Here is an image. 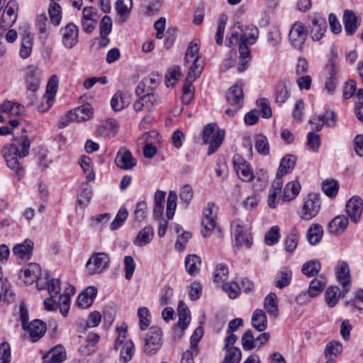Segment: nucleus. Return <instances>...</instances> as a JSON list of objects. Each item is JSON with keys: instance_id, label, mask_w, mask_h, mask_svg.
<instances>
[{"instance_id": "obj_1", "label": "nucleus", "mask_w": 363, "mask_h": 363, "mask_svg": "<svg viewBox=\"0 0 363 363\" xmlns=\"http://www.w3.org/2000/svg\"><path fill=\"white\" fill-rule=\"evenodd\" d=\"M30 141L26 137L16 139L11 144L5 145L1 150L8 167L16 173L18 179L23 176V169L20 163L19 159L28 155Z\"/></svg>"}, {"instance_id": "obj_2", "label": "nucleus", "mask_w": 363, "mask_h": 363, "mask_svg": "<svg viewBox=\"0 0 363 363\" xmlns=\"http://www.w3.org/2000/svg\"><path fill=\"white\" fill-rule=\"evenodd\" d=\"M185 65L189 67L186 82L183 87V93L194 95V88L191 82L194 81L202 72L203 62L200 60L199 48L196 43H191L185 55Z\"/></svg>"}, {"instance_id": "obj_3", "label": "nucleus", "mask_w": 363, "mask_h": 363, "mask_svg": "<svg viewBox=\"0 0 363 363\" xmlns=\"http://www.w3.org/2000/svg\"><path fill=\"white\" fill-rule=\"evenodd\" d=\"M225 133L223 129L219 128L215 123H211L205 125L203 130V140L208 145V155L216 152L223 143Z\"/></svg>"}, {"instance_id": "obj_4", "label": "nucleus", "mask_w": 363, "mask_h": 363, "mask_svg": "<svg viewBox=\"0 0 363 363\" xmlns=\"http://www.w3.org/2000/svg\"><path fill=\"white\" fill-rule=\"evenodd\" d=\"M218 208L213 202H209L203 210L201 219V234L204 238L210 236L216 228Z\"/></svg>"}, {"instance_id": "obj_5", "label": "nucleus", "mask_w": 363, "mask_h": 363, "mask_svg": "<svg viewBox=\"0 0 363 363\" xmlns=\"http://www.w3.org/2000/svg\"><path fill=\"white\" fill-rule=\"evenodd\" d=\"M162 345V332L160 328L152 326L144 338L143 350L148 354L157 353Z\"/></svg>"}, {"instance_id": "obj_6", "label": "nucleus", "mask_w": 363, "mask_h": 363, "mask_svg": "<svg viewBox=\"0 0 363 363\" xmlns=\"http://www.w3.org/2000/svg\"><path fill=\"white\" fill-rule=\"evenodd\" d=\"M18 4L15 0H10L2 13L0 22V36H2L6 29L11 27L17 18Z\"/></svg>"}, {"instance_id": "obj_7", "label": "nucleus", "mask_w": 363, "mask_h": 363, "mask_svg": "<svg viewBox=\"0 0 363 363\" xmlns=\"http://www.w3.org/2000/svg\"><path fill=\"white\" fill-rule=\"evenodd\" d=\"M109 257L105 252H94L86 262V269L89 274L101 273L108 267Z\"/></svg>"}, {"instance_id": "obj_8", "label": "nucleus", "mask_w": 363, "mask_h": 363, "mask_svg": "<svg viewBox=\"0 0 363 363\" xmlns=\"http://www.w3.org/2000/svg\"><path fill=\"white\" fill-rule=\"evenodd\" d=\"M308 18L310 35L313 40L318 41L323 38L327 30L326 21L318 13H313L308 16Z\"/></svg>"}, {"instance_id": "obj_9", "label": "nucleus", "mask_w": 363, "mask_h": 363, "mask_svg": "<svg viewBox=\"0 0 363 363\" xmlns=\"http://www.w3.org/2000/svg\"><path fill=\"white\" fill-rule=\"evenodd\" d=\"M307 33L305 26L299 22H295L289 31V40L293 48L301 50L305 43Z\"/></svg>"}, {"instance_id": "obj_10", "label": "nucleus", "mask_w": 363, "mask_h": 363, "mask_svg": "<svg viewBox=\"0 0 363 363\" xmlns=\"http://www.w3.org/2000/svg\"><path fill=\"white\" fill-rule=\"evenodd\" d=\"M320 208L319 198L315 194H309L301 208L300 217L302 220H309L318 215Z\"/></svg>"}, {"instance_id": "obj_11", "label": "nucleus", "mask_w": 363, "mask_h": 363, "mask_svg": "<svg viewBox=\"0 0 363 363\" xmlns=\"http://www.w3.org/2000/svg\"><path fill=\"white\" fill-rule=\"evenodd\" d=\"M234 235L236 246H245L249 247L252 244V237L249 227L240 220L233 222Z\"/></svg>"}, {"instance_id": "obj_12", "label": "nucleus", "mask_w": 363, "mask_h": 363, "mask_svg": "<svg viewBox=\"0 0 363 363\" xmlns=\"http://www.w3.org/2000/svg\"><path fill=\"white\" fill-rule=\"evenodd\" d=\"M58 78L56 74L52 75L49 79L46 93L43 99L42 105L38 106V111L40 112H44L48 110L52 106V100L58 88Z\"/></svg>"}, {"instance_id": "obj_13", "label": "nucleus", "mask_w": 363, "mask_h": 363, "mask_svg": "<svg viewBox=\"0 0 363 363\" xmlns=\"http://www.w3.org/2000/svg\"><path fill=\"white\" fill-rule=\"evenodd\" d=\"M233 162L238 176L242 181L248 182L254 179V173L250 165L241 156L235 155Z\"/></svg>"}, {"instance_id": "obj_14", "label": "nucleus", "mask_w": 363, "mask_h": 363, "mask_svg": "<svg viewBox=\"0 0 363 363\" xmlns=\"http://www.w3.org/2000/svg\"><path fill=\"white\" fill-rule=\"evenodd\" d=\"M60 33L62 43L65 48L71 49L78 43L79 29L74 23H69L62 28Z\"/></svg>"}, {"instance_id": "obj_15", "label": "nucleus", "mask_w": 363, "mask_h": 363, "mask_svg": "<svg viewBox=\"0 0 363 363\" xmlns=\"http://www.w3.org/2000/svg\"><path fill=\"white\" fill-rule=\"evenodd\" d=\"M93 116V108L91 105L86 104L70 111L67 114L69 121L82 122L86 121Z\"/></svg>"}, {"instance_id": "obj_16", "label": "nucleus", "mask_w": 363, "mask_h": 363, "mask_svg": "<svg viewBox=\"0 0 363 363\" xmlns=\"http://www.w3.org/2000/svg\"><path fill=\"white\" fill-rule=\"evenodd\" d=\"M115 163L118 167L128 170L133 169L137 162L130 151L122 147L118 150L116 154Z\"/></svg>"}, {"instance_id": "obj_17", "label": "nucleus", "mask_w": 363, "mask_h": 363, "mask_svg": "<svg viewBox=\"0 0 363 363\" xmlns=\"http://www.w3.org/2000/svg\"><path fill=\"white\" fill-rule=\"evenodd\" d=\"M24 111L25 108L23 105L10 101H5L0 106V122L6 121L4 115L8 117L18 116H21Z\"/></svg>"}, {"instance_id": "obj_18", "label": "nucleus", "mask_w": 363, "mask_h": 363, "mask_svg": "<svg viewBox=\"0 0 363 363\" xmlns=\"http://www.w3.org/2000/svg\"><path fill=\"white\" fill-rule=\"evenodd\" d=\"M336 275L342 286V294L345 296L351 287L350 269L346 262H341L338 263L336 267Z\"/></svg>"}, {"instance_id": "obj_19", "label": "nucleus", "mask_w": 363, "mask_h": 363, "mask_svg": "<svg viewBox=\"0 0 363 363\" xmlns=\"http://www.w3.org/2000/svg\"><path fill=\"white\" fill-rule=\"evenodd\" d=\"M33 242L30 239H26L22 243L14 245L12 251L18 259L27 261L33 255Z\"/></svg>"}, {"instance_id": "obj_20", "label": "nucleus", "mask_w": 363, "mask_h": 363, "mask_svg": "<svg viewBox=\"0 0 363 363\" xmlns=\"http://www.w3.org/2000/svg\"><path fill=\"white\" fill-rule=\"evenodd\" d=\"M157 103V97L152 94H146L133 104L134 111L146 113L150 111Z\"/></svg>"}, {"instance_id": "obj_21", "label": "nucleus", "mask_w": 363, "mask_h": 363, "mask_svg": "<svg viewBox=\"0 0 363 363\" xmlns=\"http://www.w3.org/2000/svg\"><path fill=\"white\" fill-rule=\"evenodd\" d=\"M362 212V201L358 196L352 197L346 204V213L351 220L357 223Z\"/></svg>"}, {"instance_id": "obj_22", "label": "nucleus", "mask_w": 363, "mask_h": 363, "mask_svg": "<svg viewBox=\"0 0 363 363\" xmlns=\"http://www.w3.org/2000/svg\"><path fill=\"white\" fill-rule=\"evenodd\" d=\"M158 136V133L155 131L145 133L139 139L138 143L140 145H144L143 155L146 158H152L156 152V147L153 145L152 138Z\"/></svg>"}, {"instance_id": "obj_23", "label": "nucleus", "mask_w": 363, "mask_h": 363, "mask_svg": "<svg viewBox=\"0 0 363 363\" xmlns=\"http://www.w3.org/2000/svg\"><path fill=\"white\" fill-rule=\"evenodd\" d=\"M40 275V267L36 263H30L23 271L24 282L26 284H32L36 281V286L39 290L43 289L45 287L40 284L39 277Z\"/></svg>"}, {"instance_id": "obj_24", "label": "nucleus", "mask_w": 363, "mask_h": 363, "mask_svg": "<svg viewBox=\"0 0 363 363\" xmlns=\"http://www.w3.org/2000/svg\"><path fill=\"white\" fill-rule=\"evenodd\" d=\"M97 294V289L94 286H89L77 298V306L82 309L88 308L92 305L94 298Z\"/></svg>"}, {"instance_id": "obj_25", "label": "nucleus", "mask_w": 363, "mask_h": 363, "mask_svg": "<svg viewBox=\"0 0 363 363\" xmlns=\"http://www.w3.org/2000/svg\"><path fill=\"white\" fill-rule=\"evenodd\" d=\"M33 342L38 341L46 332V325L40 320H35L27 325L25 329Z\"/></svg>"}, {"instance_id": "obj_26", "label": "nucleus", "mask_w": 363, "mask_h": 363, "mask_svg": "<svg viewBox=\"0 0 363 363\" xmlns=\"http://www.w3.org/2000/svg\"><path fill=\"white\" fill-rule=\"evenodd\" d=\"M243 91L241 86L235 84L226 93L228 103L233 106L241 107L243 102Z\"/></svg>"}, {"instance_id": "obj_27", "label": "nucleus", "mask_w": 363, "mask_h": 363, "mask_svg": "<svg viewBox=\"0 0 363 363\" xmlns=\"http://www.w3.org/2000/svg\"><path fill=\"white\" fill-rule=\"evenodd\" d=\"M178 327L174 329V333H177V332H179L181 334H179V336L180 337L182 335L183 331L186 329L190 323L189 311L182 302H180L178 306Z\"/></svg>"}, {"instance_id": "obj_28", "label": "nucleus", "mask_w": 363, "mask_h": 363, "mask_svg": "<svg viewBox=\"0 0 363 363\" xmlns=\"http://www.w3.org/2000/svg\"><path fill=\"white\" fill-rule=\"evenodd\" d=\"M26 82L28 90L35 91L40 86V77L38 68L30 65L26 69Z\"/></svg>"}, {"instance_id": "obj_29", "label": "nucleus", "mask_w": 363, "mask_h": 363, "mask_svg": "<svg viewBox=\"0 0 363 363\" xmlns=\"http://www.w3.org/2000/svg\"><path fill=\"white\" fill-rule=\"evenodd\" d=\"M296 158L293 155H286L281 162L277 172V181H281V178L284 175L290 173L296 164Z\"/></svg>"}, {"instance_id": "obj_30", "label": "nucleus", "mask_w": 363, "mask_h": 363, "mask_svg": "<svg viewBox=\"0 0 363 363\" xmlns=\"http://www.w3.org/2000/svg\"><path fill=\"white\" fill-rule=\"evenodd\" d=\"M310 123L311 125H315V128L318 130H320L322 128L323 124H325L329 127H333L336 123L335 113L333 111H326L323 116L313 117L310 121Z\"/></svg>"}, {"instance_id": "obj_31", "label": "nucleus", "mask_w": 363, "mask_h": 363, "mask_svg": "<svg viewBox=\"0 0 363 363\" xmlns=\"http://www.w3.org/2000/svg\"><path fill=\"white\" fill-rule=\"evenodd\" d=\"M65 358L66 352L64 347L57 345L43 357V363H62Z\"/></svg>"}, {"instance_id": "obj_32", "label": "nucleus", "mask_w": 363, "mask_h": 363, "mask_svg": "<svg viewBox=\"0 0 363 363\" xmlns=\"http://www.w3.org/2000/svg\"><path fill=\"white\" fill-rule=\"evenodd\" d=\"M327 284V277L325 274H318L313 279L311 283L308 290V295L311 298H314L320 294Z\"/></svg>"}, {"instance_id": "obj_33", "label": "nucleus", "mask_w": 363, "mask_h": 363, "mask_svg": "<svg viewBox=\"0 0 363 363\" xmlns=\"http://www.w3.org/2000/svg\"><path fill=\"white\" fill-rule=\"evenodd\" d=\"M154 237V230L150 225H147L140 230L133 240L136 246L143 247L150 243Z\"/></svg>"}, {"instance_id": "obj_34", "label": "nucleus", "mask_w": 363, "mask_h": 363, "mask_svg": "<svg viewBox=\"0 0 363 363\" xmlns=\"http://www.w3.org/2000/svg\"><path fill=\"white\" fill-rule=\"evenodd\" d=\"M343 23L347 34L352 35L359 26L358 17L352 11L346 10L343 15Z\"/></svg>"}, {"instance_id": "obj_35", "label": "nucleus", "mask_w": 363, "mask_h": 363, "mask_svg": "<svg viewBox=\"0 0 363 363\" xmlns=\"http://www.w3.org/2000/svg\"><path fill=\"white\" fill-rule=\"evenodd\" d=\"M99 340V335L96 333H91L87 336L86 340L79 347V352L82 355L87 356L96 351V343Z\"/></svg>"}, {"instance_id": "obj_36", "label": "nucleus", "mask_w": 363, "mask_h": 363, "mask_svg": "<svg viewBox=\"0 0 363 363\" xmlns=\"http://www.w3.org/2000/svg\"><path fill=\"white\" fill-rule=\"evenodd\" d=\"M301 186L298 181H291L287 183L284 189L282 199L284 201L294 200L299 194Z\"/></svg>"}, {"instance_id": "obj_37", "label": "nucleus", "mask_w": 363, "mask_h": 363, "mask_svg": "<svg viewBox=\"0 0 363 363\" xmlns=\"http://www.w3.org/2000/svg\"><path fill=\"white\" fill-rule=\"evenodd\" d=\"M201 258L196 255H188L185 259V268L191 276H196L201 269Z\"/></svg>"}, {"instance_id": "obj_38", "label": "nucleus", "mask_w": 363, "mask_h": 363, "mask_svg": "<svg viewBox=\"0 0 363 363\" xmlns=\"http://www.w3.org/2000/svg\"><path fill=\"white\" fill-rule=\"evenodd\" d=\"M252 326L259 332L264 331L267 328V318L265 312L262 309H257L252 316Z\"/></svg>"}, {"instance_id": "obj_39", "label": "nucleus", "mask_w": 363, "mask_h": 363, "mask_svg": "<svg viewBox=\"0 0 363 363\" xmlns=\"http://www.w3.org/2000/svg\"><path fill=\"white\" fill-rule=\"evenodd\" d=\"M133 8V0H118L116 9L119 15V21L125 22L128 18Z\"/></svg>"}, {"instance_id": "obj_40", "label": "nucleus", "mask_w": 363, "mask_h": 363, "mask_svg": "<svg viewBox=\"0 0 363 363\" xmlns=\"http://www.w3.org/2000/svg\"><path fill=\"white\" fill-rule=\"evenodd\" d=\"M264 308L269 315L276 318L279 315L277 297L274 293L268 294L264 301Z\"/></svg>"}, {"instance_id": "obj_41", "label": "nucleus", "mask_w": 363, "mask_h": 363, "mask_svg": "<svg viewBox=\"0 0 363 363\" xmlns=\"http://www.w3.org/2000/svg\"><path fill=\"white\" fill-rule=\"evenodd\" d=\"M114 348L120 351V363H128L132 359L135 351L134 345L131 340H127L123 346Z\"/></svg>"}, {"instance_id": "obj_42", "label": "nucleus", "mask_w": 363, "mask_h": 363, "mask_svg": "<svg viewBox=\"0 0 363 363\" xmlns=\"http://www.w3.org/2000/svg\"><path fill=\"white\" fill-rule=\"evenodd\" d=\"M328 74L329 76L325 82V90L328 94H332L335 91L337 85L336 67L333 62L328 65Z\"/></svg>"}, {"instance_id": "obj_43", "label": "nucleus", "mask_w": 363, "mask_h": 363, "mask_svg": "<svg viewBox=\"0 0 363 363\" xmlns=\"http://www.w3.org/2000/svg\"><path fill=\"white\" fill-rule=\"evenodd\" d=\"M33 44V38L30 36L29 33L25 31L22 35L21 45L19 52L20 56L23 59L28 58L30 55Z\"/></svg>"}, {"instance_id": "obj_44", "label": "nucleus", "mask_w": 363, "mask_h": 363, "mask_svg": "<svg viewBox=\"0 0 363 363\" xmlns=\"http://www.w3.org/2000/svg\"><path fill=\"white\" fill-rule=\"evenodd\" d=\"M282 188V182L276 181L274 182L272 188L269 190L268 196V205L272 208H275L279 202L277 196L280 194Z\"/></svg>"}, {"instance_id": "obj_45", "label": "nucleus", "mask_w": 363, "mask_h": 363, "mask_svg": "<svg viewBox=\"0 0 363 363\" xmlns=\"http://www.w3.org/2000/svg\"><path fill=\"white\" fill-rule=\"evenodd\" d=\"M323 234V230L321 225L318 224H313L308 230L307 239L308 242L315 245L318 243Z\"/></svg>"}, {"instance_id": "obj_46", "label": "nucleus", "mask_w": 363, "mask_h": 363, "mask_svg": "<svg viewBox=\"0 0 363 363\" xmlns=\"http://www.w3.org/2000/svg\"><path fill=\"white\" fill-rule=\"evenodd\" d=\"M340 297V291L338 286H330L325 291V301L330 307H333Z\"/></svg>"}, {"instance_id": "obj_47", "label": "nucleus", "mask_w": 363, "mask_h": 363, "mask_svg": "<svg viewBox=\"0 0 363 363\" xmlns=\"http://www.w3.org/2000/svg\"><path fill=\"white\" fill-rule=\"evenodd\" d=\"M51 23L57 26H59L62 19V9L59 4L52 2L48 9Z\"/></svg>"}, {"instance_id": "obj_48", "label": "nucleus", "mask_w": 363, "mask_h": 363, "mask_svg": "<svg viewBox=\"0 0 363 363\" xmlns=\"http://www.w3.org/2000/svg\"><path fill=\"white\" fill-rule=\"evenodd\" d=\"M321 269V264L318 260H310L306 262L301 269L306 276L311 277L316 275Z\"/></svg>"}, {"instance_id": "obj_49", "label": "nucleus", "mask_w": 363, "mask_h": 363, "mask_svg": "<svg viewBox=\"0 0 363 363\" xmlns=\"http://www.w3.org/2000/svg\"><path fill=\"white\" fill-rule=\"evenodd\" d=\"M342 350V345L337 341H332L328 343L325 348V356L327 359H333L338 356Z\"/></svg>"}, {"instance_id": "obj_50", "label": "nucleus", "mask_w": 363, "mask_h": 363, "mask_svg": "<svg viewBox=\"0 0 363 363\" xmlns=\"http://www.w3.org/2000/svg\"><path fill=\"white\" fill-rule=\"evenodd\" d=\"M348 225V219L345 216H336L329 223V228L331 232L337 233L345 230Z\"/></svg>"}, {"instance_id": "obj_51", "label": "nucleus", "mask_w": 363, "mask_h": 363, "mask_svg": "<svg viewBox=\"0 0 363 363\" xmlns=\"http://www.w3.org/2000/svg\"><path fill=\"white\" fill-rule=\"evenodd\" d=\"M177 195L174 191H170L167 201L166 215L168 220L172 219L177 207Z\"/></svg>"}, {"instance_id": "obj_52", "label": "nucleus", "mask_w": 363, "mask_h": 363, "mask_svg": "<svg viewBox=\"0 0 363 363\" xmlns=\"http://www.w3.org/2000/svg\"><path fill=\"white\" fill-rule=\"evenodd\" d=\"M227 353L224 358V363H239L242 353L239 348L235 347H232L230 348L225 349Z\"/></svg>"}, {"instance_id": "obj_53", "label": "nucleus", "mask_w": 363, "mask_h": 363, "mask_svg": "<svg viewBox=\"0 0 363 363\" xmlns=\"http://www.w3.org/2000/svg\"><path fill=\"white\" fill-rule=\"evenodd\" d=\"M128 211L125 207H121L116 214L114 220L111 223L110 228L111 230H117L125 223L128 218Z\"/></svg>"}, {"instance_id": "obj_54", "label": "nucleus", "mask_w": 363, "mask_h": 363, "mask_svg": "<svg viewBox=\"0 0 363 363\" xmlns=\"http://www.w3.org/2000/svg\"><path fill=\"white\" fill-rule=\"evenodd\" d=\"M323 190L329 197L335 196L338 191L337 182L333 179H326L323 182Z\"/></svg>"}, {"instance_id": "obj_55", "label": "nucleus", "mask_w": 363, "mask_h": 363, "mask_svg": "<svg viewBox=\"0 0 363 363\" xmlns=\"http://www.w3.org/2000/svg\"><path fill=\"white\" fill-rule=\"evenodd\" d=\"M289 97L287 85L284 82H280L276 87V101L278 103H284Z\"/></svg>"}, {"instance_id": "obj_56", "label": "nucleus", "mask_w": 363, "mask_h": 363, "mask_svg": "<svg viewBox=\"0 0 363 363\" xmlns=\"http://www.w3.org/2000/svg\"><path fill=\"white\" fill-rule=\"evenodd\" d=\"M292 273L289 269H284L278 274L277 280L275 286L279 289H282L290 284Z\"/></svg>"}, {"instance_id": "obj_57", "label": "nucleus", "mask_w": 363, "mask_h": 363, "mask_svg": "<svg viewBox=\"0 0 363 363\" xmlns=\"http://www.w3.org/2000/svg\"><path fill=\"white\" fill-rule=\"evenodd\" d=\"M128 104L129 101L118 92L115 94L111 101V107L116 111H121L126 107Z\"/></svg>"}, {"instance_id": "obj_58", "label": "nucleus", "mask_w": 363, "mask_h": 363, "mask_svg": "<svg viewBox=\"0 0 363 363\" xmlns=\"http://www.w3.org/2000/svg\"><path fill=\"white\" fill-rule=\"evenodd\" d=\"M255 148L259 154L267 155L269 153V145L267 138L263 135H258L256 138Z\"/></svg>"}, {"instance_id": "obj_59", "label": "nucleus", "mask_w": 363, "mask_h": 363, "mask_svg": "<svg viewBox=\"0 0 363 363\" xmlns=\"http://www.w3.org/2000/svg\"><path fill=\"white\" fill-rule=\"evenodd\" d=\"M181 74V69L178 66L172 67L165 75V84L167 87H173L175 82L179 79Z\"/></svg>"}, {"instance_id": "obj_60", "label": "nucleus", "mask_w": 363, "mask_h": 363, "mask_svg": "<svg viewBox=\"0 0 363 363\" xmlns=\"http://www.w3.org/2000/svg\"><path fill=\"white\" fill-rule=\"evenodd\" d=\"M139 324L141 330H145L150 325V313L147 308L141 307L138 311Z\"/></svg>"}, {"instance_id": "obj_61", "label": "nucleus", "mask_w": 363, "mask_h": 363, "mask_svg": "<svg viewBox=\"0 0 363 363\" xmlns=\"http://www.w3.org/2000/svg\"><path fill=\"white\" fill-rule=\"evenodd\" d=\"M279 238V228L277 225L272 226L264 236V241L268 245L276 244Z\"/></svg>"}, {"instance_id": "obj_62", "label": "nucleus", "mask_w": 363, "mask_h": 363, "mask_svg": "<svg viewBox=\"0 0 363 363\" xmlns=\"http://www.w3.org/2000/svg\"><path fill=\"white\" fill-rule=\"evenodd\" d=\"M223 289L228 294L230 298H235L241 291L240 285L233 281L224 284L223 285Z\"/></svg>"}, {"instance_id": "obj_63", "label": "nucleus", "mask_w": 363, "mask_h": 363, "mask_svg": "<svg viewBox=\"0 0 363 363\" xmlns=\"http://www.w3.org/2000/svg\"><path fill=\"white\" fill-rule=\"evenodd\" d=\"M124 269L125 279L130 280L135 269V263L131 256H125L124 257Z\"/></svg>"}, {"instance_id": "obj_64", "label": "nucleus", "mask_w": 363, "mask_h": 363, "mask_svg": "<svg viewBox=\"0 0 363 363\" xmlns=\"http://www.w3.org/2000/svg\"><path fill=\"white\" fill-rule=\"evenodd\" d=\"M194 196V191L192 187L189 184L184 185L179 193V198L181 201L185 204H189L192 200Z\"/></svg>"}]
</instances>
